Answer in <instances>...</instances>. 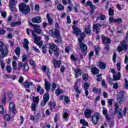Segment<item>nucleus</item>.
Here are the masks:
<instances>
[{
	"label": "nucleus",
	"instance_id": "1",
	"mask_svg": "<svg viewBox=\"0 0 128 128\" xmlns=\"http://www.w3.org/2000/svg\"><path fill=\"white\" fill-rule=\"evenodd\" d=\"M30 26H32L34 30L27 28V34H28V36H30V32H32V36L34 37V42L36 44H38V41L42 40V38H40V36H36V32L38 34H42V30H40V26L39 25L34 24L32 23H30Z\"/></svg>",
	"mask_w": 128,
	"mask_h": 128
},
{
	"label": "nucleus",
	"instance_id": "2",
	"mask_svg": "<svg viewBox=\"0 0 128 128\" xmlns=\"http://www.w3.org/2000/svg\"><path fill=\"white\" fill-rule=\"evenodd\" d=\"M114 108H115V114H118V120H120L122 118H124V116H126V112L128 110V108L124 107L123 110L122 114V110L118 108V104L117 102L114 103Z\"/></svg>",
	"mask_w": 128,
	"mask_h": 128
},
{
	"label": "nucleus",
	"instance_id": "3",
	"mask_svg": "<svg viewBox=\"0 0 128 128\" xmlns=\"http://www.w3.org/2000/svg\"><path fill=\"white\" fill-rule=\"evenodd\" d=\"M8 54V46L0 42V58L6 56Z\"/></svg>",
	"mask_w": 128,
	"mask_h": 128
},
{
	"label": "nucleus",
	"instance_id": "4",
	"mask_svg": "<svg viewBox=\"0 0 128 128\" xmlns=\"http://www.w3.org/2000/svg\"><path fill=\"white\" fill-rule=\"evenodd\" d=\"M19 10L21 12L22 14H28L30 10V6L26 5L25 3H22L18 5Z\"/></svg>",
	"mask_w": 128,
	"mask_h": 128
},
{
	"label": "nucleus",
	"instance_id": "5",
	"mask_svg": "<svg viewBox=\"0 0 128 128\" xmlns=\"http://www.w3.org/2000/svg\"><path fill=\"white\" fill-rule=\"evenodd\" d=\"M50 93H48V92H46L44 94L43 100L41 102V106H44L46 104V102H48L50 100Z\"/></svg>",
	"mask_w": 128,
	"mask_h": 128
},
{
	"label": "nucleus",
	"instance_id": "6",
	"mask_svg": "<svg viewBox=\"0 0 128 128\" xmlns=\"http://www.w3.org/2000/svg\"><path fill=\"white\" fill-rule=\"evenodd\" d=\"M49 48L50 50H52L54 52L55 56H58L59 53H58V46L52 43H50L49 44Z\"/></svg>",
	"mask_w": 128,
	"mask_h": 128
},
{
	"label": "nucleus",
	"instance_id": "7",
	"mask_svg": "<svg viewBox=\"0 0 128 128\" xmlns=\"http://www.w3.org/2000/svg\"><path fill=\"white\" fill-rule=\"evenodd\" d=\"M80 48L84 56H86L88 54V46L86 45L84 43H80Z\"/></svg>",
	"mask_w": 128,
	"mask_h": 128
},
{
	"label": "nucleus",
	"instance_id": "8",
	"mask_svg": "<svg viewBox=\"0 0 128 128\" xmlns=\"http://www.w3.org/2000/svg\"><path fill=\"white\" fill-rule=\"evenodd\" d=\"M18 4L16 0H10L9 8L12 12L16 10V8H14V6Z\"/></svg>",
	"mask_w": 128,
	"mask_h": 128
},
{
	"label": "nucleus",
	"instance_id": "9",
	"mask_svg": "<svg viewBox=\"0 0 128 128\" xmlns=\"http://www.w3.org/2000/svg\"><path fill=\"white\" fill-rule=\"evenodd\" d=\"M128 48V44L124 41H122L121 42L120 46H118L117 48V50L120 52H122V50H126Z\"/></svg>",
	"mask_w": 128,
	"mask_h": 128
},
{
	"label": "nucleus",
	"instance_id": "10",
	"mask_svg": "<svg viewBox=\"0 0 128 128\" xmlns=\"http://www.w3.org/2000/svg\"><path fill=\"white\" fill-rule=\"evenodd\" d=\"M100 118V113L96 112L92 117V122L93 124H98V122Z\"/></svg>",
	"mask_w": 128,
	"mask_h": 128
},
{
	"label": "nucleus",
	"instance_id": "11",
	"mask_svg": "<svg viewBox=\"0 0 128 128\" xmlns=\"http://www.w3.org/2000/svg\"><path fill=\"white\" fill-rule=\"evenodd\" d=\"M48 33L50 34H51L52 38H56L60 36V31H58V30H50Z\"/></svg>",
	"mask_w": 128,
	"mask_h": 128
},
{
	"label": "nucleus",
	"instance_id": "12",
	"mask_svg": "<svg viewBox=\"0 0 128 128\" xmlns=\"http://www.w3.org/2000/svg\"><path fill=\"white\" fill-rule=\"evenodd\" d=\"M102 28V24H96L93 25V31L98 34L100 32V28Z\"/></svg>",
	"mask_w": 128,
	"mask_h": 128
},
{
	"label": "nucleus",
	"instance_id": "13",
	"mask_svg": "<svg viewBox=\"0 0 128 128\" xmlns=\"http://www.w3.org/2000/svg\"><path fill=\"white\" fill-rule=\"evenodd\" d=\"M124 94H126V92L124 90H121L118 92V96H119V98H118V102H120L124 100Z\"/></svg>",
	"mask_w": 128,
	"mask_h": 128
},
{
	"label": "nucleus",
	"instance_id": "14",
	"mask_svg": "<svg viewBox=\"0 0 128 128\" xmlns=\"http://www.w3.org/2000/svg\"><path fill=\"white\" fill-rule=\"evenodd\" d=\"M9 110L10 112H13V114H16V105L12 102H10L9 105Z\"/></svg>",
	"mask_w": 128,
	"mask_h": 128
},
{
	"label": "nucleus",
	"instance_id": "15",
	"mask_svg": "<svg viewBox=\"0 0 128 128\" xmlns=\"http://www.w3.org/2000/svg\"><path fill=\"white\" fill-rule=\"evenodd\" d=\"M94 112V111L90 109L87 108L85 110L84 112V115L85 116L86 118H88L90 116H92V114Z\"/></svg>",
	"mask_w": 128,
	"mask_h": 128
},
{
	"label": "nucleus",
	"instance_id": "16",
	"mask_svg": "<svg viewBox=\"0 0 128 128\" xmlns=\"http://www.w3.org/2000/svg\"><path fill=\"white\" fill-rule=\"evenodd\" d=\"M72 28L74 30L73 34H75L76 36H80L82 34V31L80 28L76 27V26H72Z\"/></svg>",
	"mask_w": 128,
	"mask_h": 128
},
{
	"label": "nucleus",
	"instance_id": "17",
	"mask_svg": "<svg viewBox=\"0 0 128 128\" xmlns=\"http://www.w3.org/2000/svg\"><path fill=\"white\" fill-rule=\"evenodd\" d=\"M102 40L103 44H110V38H106L104 36H102Z\"/></svg>",
	"mask_w": 128,
	"mask_h": 128
},
{
	"label": "nucleus",
	"instance_id": "18",
	"mask_svg": "<svg viewBox=\"0 0 128 128\" xmlns=\"http://www.w3.org/2000/svg\"><path fill=\"white\" fill-rule=\"evenodd\" d=\"M62 62H60V60L58 61L56 58H53V64L55 68H60V66Z\"/></svg>",
	"mask_w": 128,
	"mask_h": 128
},
{
	"label": "nucleus",
	"instance_id": "19",
	"mask_svg": "<svg viewBox=\"0 0 128 128\" xmlns=\"http://www.w3.org/2000/svg\"><path fill=\"white\" fill-rule=\"evenodd\" d=\"M102 114L105 116L106 120H108V122L110 121V116H108V110L104 107L103 108Z\"/></svg>",
	"mask_w": 128,
	"mask_h": 128
},
{
	"label": "nucleus",
	"instance_id": "20",
	"mask_svg": "<svg viewBox=\"0 0 128 128\" xmlns=\"http://www.w3.org/2000/svg\"><path fill=\"white\" fill-rule=\"evenodd\" d=\"M44 82L45 90H46L47 92H50V90L51 84H50V82H48V80L46 79H44Z\"/></svg>",
	"mask_w": 128,
	"mask_h": 128
},
{
	"label": "nucleus",
	"instance_id": "21",
	"mask_svg": "<svg viewBox=\"0 0 128 128\" xmlns=\"http://www.w3.org/2000/svg\"><path fill=\"white\" fill-rule=\"evenodd\" d=\"M74 72L76 74L75 78H78V76H82V70L78 68L74 69Z\"/></svg>",
	"mask_w": 128,
	"mask_h": 128
},
{
	"label": "nucleus",
	"instance_id": "22",
	"mask_svg": "<svg viewBox=\"0 0 128 128\" xmlns=\"http://www.w3.org/2000/svg\"><path fill=\"white\" fill-rule=\"evenodd\" d=\"M32 21L35 24H40L42 22V19L40 17L38 16L32 18Z\"/></svg>",
	"mask_w": 128,
	"mask_h": 128
},
{
	"label": "nucleus",
	"instance_id": "23",
	"mask_svg": "<svg viewBox=\"0 0 128 128\" xmlns=\"http://www.w3.org/2000/svg\"><path fill=\"white\" fill-rule=\"evenodd\" d=\"M90 70L93 74H98L100 72V70L96 67H92Z\"/></svg>",
	"mask_w": 128,
	"mask_h": 128
},
{
	"label": "nucleus",
	"instance_id": "24",
	"mask_svg": "<svg viewBox=\"0 0 128 128\" xmlns=\"http://www.w3.org/2000/svg\"><path fill=\"white\" fill-rule=\"evenodd\" d=\"M84 31H85L86 34H91L92 27L90 26H86L84 28Z\"/></svg>",
	"mask_w": 128,
	"mask_h": 128
},
{
	"label": "nucleus",
	"instance_id": "25",
	"mask_svg": "<svg viewBox=\"0 0 128 128\" xmlns=\"http://www.w3.org/2000/svg\"><path fill=\"white\" fill-rule=\"evenodd\" d=\"M100 68H101V70H106V63L100 61L99 62V64H98Z\"/></svg>",
	"mask_w": 128,
	"mask_h": 128
},
{
	"label": "nucleus",
	"instance_id": "26",
	"mask_svg": "<svg viewBox=\"0 0 128 128\" xmlns=\"http://www.w3.org/2000/svg\"><path fill=\"white\" fill-rule=\"evenodd\" d=\"M24 43L23 44L24 48L27 51H28L29 48H28V39L25 38L24 39Z\"/></svg>",
	"mask_w": 128,
	"mask_h": 128
},
{
	"label": "nucleus",
	"instance_id": "27",
	"mask_svg": "<svg viewBox=\"0 0 128 128\" xmlns=\"http://www.w3.org/2000/svg\"><path fill=\"white\" fill-rule=\"evenodd\" d=\"M96 20H106V16L102 14H99Z\"/></svg>",
	"mask_w": 128,
	"mask_h": 128
},
{
	"label": "nucleus",
	"instance_id": "28",
	"mask_svg": "<svg viewBox=\"0 0 128 128\" xmlns=\"http://www.w3.org/2000/svg\"><path fill=\"white\" fill-rule=\"evenodd\" d=\"M74 89L77 94H80L82 91L78 88V82H75L74 85Z\"/></svg>",
	"mask_w": 128,
	"mask_h": 128
},
{
	"label": "nucleus",
	"instance_id": "29",
	"mask_svg": "<svg viewBox=\"0 0 128 128\" xmlns=\"http://www.w3.org/2000/svg\"><path fill=\"white\" fill-rule=\"evenodd\" d=\"M86 6H90L92 10H94L96 8V6L92 4V2L90 0L86 2Z\"/></svg>",
	"mask_w": 128,
	"mask_h": 128
},
{
	"label": "nucleus",
	"instance_id": "30",
	"mask_svg": "<svg viewBox=\"0 0 128 128\" xmlns=\"http://www.w3.org/2000/svg\"><path fill=\"white\" fill-rule=\"evenodd\" d=\"M48 106H50V110H52V109L54 108V106H56V104L54 102H50L48 103Z\"/></svg>",
	"mask_w": 128,
	"mask_h": 128
},
{
	"label": "nucleus",
	"instance_id": "31",
	"mask_svg": "<svg viewBox=\"0 0 128 128\" xmlns=\"http://www.w3.org/2000/svg\"><path fill=\"white\" fill-rule=\"evenodd\" d=\"M14 52L17 56L20 57V47H17L14 50Z\"/></svg>",
	"mask_w": 128,
	"mask_h": 128
},
{
	"label": "nucleus",
	"instance_id": "32",
	"mask_svg": "<svg viewBox=\"0 0 128 128\" xmlns=\"http://www.w3.org/2000/svg\"><path fill=\"white\" fill-rule=\"evenodd\" d=\"M46 18L48 19V22L50 24H52V22H54V20L50 17V14H46Z\"/></svg>",
	"mask_w": 128,
	"mask_h": 128
},
{
	"label": "nucleus",
	"instance_id": "33",
	"mask_svg": "<svg viewBox=\"0 0 128 128\" xmlns=\"http://www.w3.org/2000/svg\"><path fill=\"white\" fill-rule=\"evenodd\" d=\"M120 78V73L118 72L117 75H114L113 80H118Z\"/></svg>",
	"mask_w": 128,
	"mask_h": 128
},
{
	"label": "nucleus",
	"instance_id": "34",
	"mask_svg": "<svg viewBox=\"0 0 128 128\" xmlns=\"http://www.w3.org/2000/svg\"><path fill=\"white\" fill-rule=\"evenodd\" d=\"M92 92H95L96 94H100L102 92V89L98 88L96 87H95L92 89Z\"/></svg>",
	"mask_w": 128,
	"mask_h": 128
},
{
	"label": "nucleus",
	"instance_id": "35",
	"mask_svg": "<svg viewBox=\"0 0 128 128\" xmlns=\"http://www.w3.org/2000/svg\"><path fill=\"white\" fill-rule=\"evenodd\" d=\"M80 124H82V126H88V123L86 121V120L81 119L80 120Z\"/></svg>",
	"mask_w": 128,
	"mask_h": 128
},
{
	"label": "nucleus",
	"instance_id": "36",
	"mask_svg": "<svg viewBox=\"0 0 128 128\" xmlns=\"http://www.w3.org/2000/svg\"><path fill=\"white\" fill-rule=\"evenodd\" d=\"M23 68H24L23 69L24 72H28V70L30 68V67H28V64L26 63L23 66Z\"/></svg>",
	"mask_w": 128,
	"mask_h": 128
},
{
	"label": "nucleus",
	"instance_id": "37",
	"mask_svg": "<svg viewBox=\"0 0 128 128\" xmlns=\"http://www.w3.org/2000/svg\"><path fill=\"white\" fill-rule=\"evenodd\" d=\"M108 14L110 16H113L114 15V9L110 8L108 9Z\"/></svg>",
	"mask_w": 128,
	"mask_h": 128
},
{
	"label": "nucleus",
	"instance_id": "38",
	"mask_svg": "<svg viewBox=\"0 0 128 128\" xmlns=\"http://www.w3.org/2000/svg\"><path fill=\"white\" fill-rule=\"evenodd\" d=\"M62 90L60 89V88H58L57 90H56V96H60L61 94H62Z\"/></svg>",
	"mask_w": 128,
	"mask_h": 128
},
{
	"label": "nucleus",
	"instance_id": "39",
	"mask_svg": "<svg viewBox=\"0 0 128 128\" xmlns=\"http://www.w3.org/2000/svg\"><path fill=\"white\" fill-rule=\"evenodd\" d=\"M32 110L36 112V103H32L31 106Z\"/></svg>",
	"mask_w": 128,
	"mask_h": 128
},
{
	"label": "nucleus",
	"instance_id": "40",
	"mask_svg": "<svg viewBox=\"0 0 128 128\" xmlns=\"http://www.w3.org/2000/svg\"><path fill=\"white\" fill-rule=\"evenodd\" d=\"M33 100L34 102V104H38V102L40 101V98H38V96L34 97Z\"/></svg>",
	"mask_w": 128,
	"mask_h": 128
},
{
	"label": "nucleus",
	"instance_id": "41",
	"mask_svg": "<svg viewBox=\"0 0 128 128\" xmlns=\"http://www.w3.org/2000/svg\"><path fill=\"white\" fill-rule=\"evenodd\" d=\"M4 118L6 122H10V116L8 114H6L4 116Z\"/></svg>",
	"mask_w": 128,
	"mask_h": 128
},
{
	"label": "nucleus",
	"instance_id": "42",
	"mask_svg": "<svg viewBox=\"0 0 128 128\" xmlns=\"http://www.w3.org/2000/svg\"><path fill=\"white\" fill-rule=\"evenodd\" d=\"M102 74H99L96 76V80L98 82H101L102 80Z\"/></svg>",
	"mask_w": 128,
	"mask_h": 128
},
{
	"label": "nucleus",
	"instance_id": "43",
	"mask_svg": "<svg viewBox=\"0 0 128 128\" xmlns=\"http://www.w3.org/2000/svg\"><path fill=\"white\" fill-rule=\"evenodd\" d=\"M23 84L24 86V87L25 88H30V86L28 85V80H26V81H25L24 83Z\"/></svg>",
	"mask_w": 128,
	"mask_h": 128
},
{
	"label": "nucleus",
	"instance_id": "44",
	"mask_svg": "<svg viewBox=\"0 0 128 128\" xmlns=\"http://www.w3.org/2000/svg\"><path fill=\"white\" fill-rule=\"evenodd\" d=\"M82 78L84 80H88V75L87 74H84L82 76Z\"/></svg>",
	"mask_w": 128,
	"mask_h": 128
},
{
	"label": "nucleus",
	"instance_id": "45",
	"mask_svg": "<svg viewBox=\"0 0 128 128\" xmlns=\"http://www.w3.org/2000/svg\"><path fill=\"white\" fill-rule=\"evenodd\" d=\"M57 8L58 10H64V7L62 5L60 4L58 5Z\"/></svg>",
	"mask_w": 128,
	"mask_h": 128
},
{
	"label": "nucleus",
	"instance_id": "46",
	"mask_svg": "<svg viewBox=\"0 0 128 128\" xmlns=\"http://www.w3.org/2000/svg\"><path fill=\"white\" fill-rule=\"evenodd\" d=\"M50 84L52 86V91L54 92V90L56 88V83H52Z\"/></svg>",
	"mask_w": 128,
	"mask_h": 128
},
{
	"label": "nucleus",
	"instance_id": "47",
	"mask_svg": "<svg viewBox=\"0 0 128 128\" xmlns=\"http://www.w3.org/2000/svg\"><path fill=\"white\" fill-rule=\"evenodd\" d=\"M124 82H125V84L124 86V88L126 89V90H128V80L127 79H125L124 80Z\"/></svg>",
	"mask_w": 128,
	"mask_h": 128
},
{
	"label": "nucleus",
	"instance_id": "48",
	"mask_svg": "<svg viewBox=\"0 0 128 128\" xmlns=\"http://www.w3.org/2000/svg\"><path fill=\"white\" fill-rule=\"evenodd\" d=\"M84 90H88V88H90V85H88V84L86 83L85 84H84Z\"/></svg>",
	"mask_w": 128,
	"mask_h": 128
},
{
	"label": "nucleus",
	"instance_id": "49",
	"mask_svg": "<svg viewBox=\"0 0 128 128\" xmlns=\"http://www.w3.org/2000/svg\"><path fill=\"white\" fill-rule=\"evenodd\" d=\"M46 74L48 76V80H50V69H48V68H47L46 69Z\"/></svg>",
	"mask_w": 128,
	"mask_h": 128
},
{
	"label": "nucleus",
	"instance_id": "50",
	"mask_svg": "<svg viewBox=\"0 0 128 128\" xmlns=\"http://www.w3.org/2000/svg\"><path fill=\"white\" fill-rule=\"evenodd\" d=\"M94 51L96 54H98V52H100V47L96 46Z\"/></svg>",
	"mask_w": 128,
	"mask_h": 128
},
{
	"label": "nucleus",
	"instance_id": "51",
	"mask_svg": "<svg viewBox=\"0 0 128 128\" xmlns=\"http://www.w3.org/2000/svg\"><path fill=\"white\" fill-rule=\"evenodd\" d=\"M70 58H71L72 60H73L74 62H76V60H78V58H76L74 56V54L70 55Z\"/></svg>",
	"mask_w": 128,
	"mask_h": 128
},
{
	"label": "nucleus",
	"instance_id": "52",
	"mask_svg": "<svg viewBox=\"0 0 128 128\" xmlns=\"http://www.w3.org/2000/svg\"><path fill=\"white\" fill-rule=\"evenodd\" d=\"M115 22H116V24H122V18H118L115 19Z\"/></svg>",
	"mask_w": 128,
	"mask_h": 128
},
{
	"label": "nucleus",
	"instance_id": "53",
	"mask_svg": "<svg viewBox=\"0 0 128 128\" xmlns=\"http://www.w3.org/2000/svg\"><path fill=\"white\" fill-rule=\"evenodd\" d=\"M46 48H48V47H46V46H44L42 47V52L44 54H46Z\"/></svg>",
	"mask_w": 128,
	"mask_h": 128
},
{
	"label": "nucleus",
	"instance_id": "54",
	"mask_svg": "<svg viewBox=\"0 0 128 128\" xmlns=\"http://www.w3.org/2000/svg\"><path fill=\"white\" fill-rule=\"evenodd\" d=\"M40 114H38L35 116L34 120L38 122V120L40 119Z\"/></svg>",
	"mask_w": 128,
	"mask_h": 128
},
{
	"label": "nucleus",
	"instance_id": "55",
	"mask_svg": "<svg viewBox=\"0 0 128 128\" xmlns=\"http://www.w3.org/2000/svg\"><path fill=\"white\" fill-rule=\"evenodd\" d=\"M12 66L13 70H16V62L13 61L12 62Z\"/></svg>",
	"mask_w": 128,
	"mask_h": 128
},
{
	"label": "nucleus",
	"instance_id": "56",
	"mask_svg": "<svg viewBox=\"0 0 128 128\" xmlns=\"http://www.w3.org/2000/svg\"><path fill=\"white\" fill-rule=\"evenodd\" d=\"M26 60H28V56L24 54L22 58V62H26Z\"/></svg>",
	"mask_w": 128,
	"mask_h": 128
},
{
	"label": "nucleus",
	"instance_id": "57",
	"mask_svg": "<svg viewBox=\"0 0 128 128\" xmlns=\"http://www.w3.org/2000/svg\"><path fill=\"white\" fill-rule=\"evenodd\" d=\"M6 30H4V28H0V35H2V34H6Z\"/></svg>",
	"mask_w": 128,
	"mask_h": 128
},
{
	"label": "nucleus",
	"instance_id": "58",
	"mask_svg": "<svg viewBox=\"0 0 128 128\" xmlns=\"http://www.w3.org/2000/svg\"><path fill=\"white\" fill-rule=\"evenodd\" d=\"M116 54L114 53L112 56V60L114 64H116Z\"/></svg>",
	"mask_w": 128,
	"mask_h": 128
},
{
	"label": "nucleus",
	"instance_id": "59",
	"mask_svg": "<svg viewBox=\"0 0 128 128\" xmlns=\"http://www.w3.org/2000/svg\"><path fill=\"white\" fill-rule=\"evenodd\" d=\"M108 104L110 106H112V99L108 100Z\"/></svg>",
	"mask_w": 128,
	"mask_h": 128
},
{
	"label": "nucleus",
	"instance_id": "60",
	"mask_svg": "<svg viewBox=\"0 0 128 128\" xmlns=\"http://www.w3.org/2000/svg\"><path fill=\"white\" fill-rule=\"evenodd\" d=\"M109 22H115L116 19H114V17H110Z\"/></svg>",
	"mask_w": 128,
	"mask_h": 128
},
{
	"label": "nucleus",
	"instance_id": "61",
	"mask_svg": "<svg viewBox=\"0 0 128 128\" xmlns=\"http://www.w3.org/2000/svg\"><path fill=\"white\" fill-rule=\"evenodd\" d=\"M32 48H33L34 50V52H38V54H40V51L38 48H36V46H33Z\"/></svg>",
	"mask_w": 128,
	"mask_h": 128
},
{
	"label": "nucleus",
	"instance_id": "62",
	"mask_svg": "<svg viewBox=\"0 0 128 128\" xmlns=\"http://www.w3.org/2000/svg\"><path fill=\"white\" fill-rule=\"evenodd\" d=\"M105 47H104V50H110V45L108 44H104Z\"/></svg>",
	"mask_w": 128,
	"mask_h": 128
},
{
	"label": "nucleus",
	"instance_id": "63",
	"mask_svg": "<svg viewBox=\"0 0 128 128\" xmlns=\"http://www.w3.org/2000/svg\"><path fill=\"white\" fill-rule=\"evenodd\" d=\"M4 111V106L2 105L0 106V114H2Z\"/></svg>",
	"mask_w": 128,
	"mask_h": 128
},
{
	"label": "nucleus",
	"instance_id": "64",
	"mask_svg": "<svg viewBox=\"0 0 128 128\" xmlns=\"http://www.w3.org/2000/svg\"><path fill=\"white\" fill-rule=\"evenodd\" d=\"M1 126L2 128H6V126H8V124L6 122H2L1 123Z\"/></svg>",
	"mask_w": 128,
	"mask_h": 128
}]
</instances>
